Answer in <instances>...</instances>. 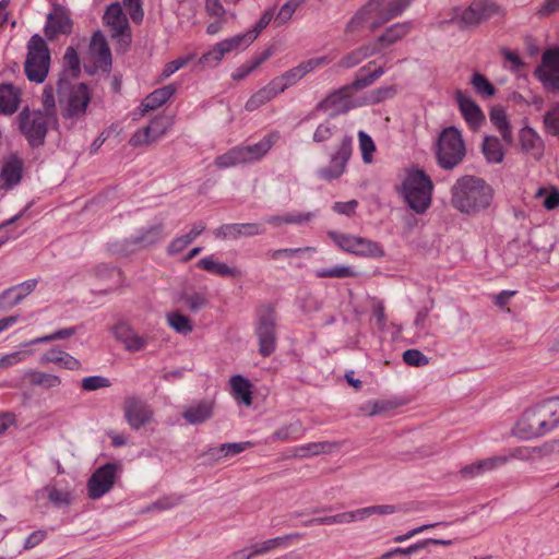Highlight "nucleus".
<instances>
[{
	"label": "nucleus",
	"mask_w": 559,
	"mask_h": 559,
	"mask_svg": "<svg viewBox=\"0 0 559 559\" xmlns=\"http://www.w3.org/2000/svg\"><path fill=\"white\" fill-rule=\"evenodd\" d=\"M559 425V397L547 400L526 409L516 421L513 432L530 440L545 436Z\"/></svg>",
	"instance_id": "f257e3e1"
},
{
	"label": "nucleus",
	"mask_w": 559,
	"mask_h": 559,
	"mask_svg": "<svg viewBox=\"0 0 559 559\" xmlns=\"http://www.w3.org/2000/svg\"><path fill=\"white\" fill-rule=\"evenodd\" d=\"M452 205L462 213L472 214L487 209L492 200L491 187L481 178L463 176L451 189Z\"/></svg>",
	"instance_id": "f03ea898"
},
{
	"label": "nucleus",
	"mask_w": 559,
	"mask_h": 559,
	"mask_svg": "<svg viewBox=\"0 0 559 559\" xmlns=\"http://www.w3.org/2000/svg\"><path fill=\"white\" fill-rule=\"evenodd\" d=\"M433 182L421 169L406 170L401 194L406 204L417 214H424L431 205Z\"/></svg>",
	"instance_id": "7ed1b4c3"
},
{
	"label": "nucleus",
	"mask_w": 559,
	"mask_h": 559,
	"mask_svg": "<svg viewBox=\"0 0 559 559\" xmlns=\"http://www.w3.org/2000/svg\"><path fill=\"white\" fill-rule=\"evenodd\" d=\"M280 139L278 133L265 135L258 143L251 145H238L215 158L218 168H228L240 164H248L261 159Z\"/></svg>",
	"instance_id": "20e7f679"
},
{
	"label": "nucleus",
	"mask_w": 559,
	"mask_h": 559,
	"mask_svg": "<svg viewBox=\"0 0 559 559\" xmlns=\"http://www.w3.org/2000/svg\"><path fill=\"white\" fill-rule=\"evenodd\" d=\"M20 132L25 136L32 147H39L50 127L58 123L57 116L45 115L40 109L25 107L17 116Z\"/></svg>",
	"instance_id": "39448f33"
},
{
	"label": "nucleus",
	"mask_w": 559,
	"mask_h": 559,
	"mask_svg": "<svg viewBox=\"0 0 559 559\" xmlns=\"http://www.w3.org/2000/svg\"><path fill=\"white\" fill-rule=\"evenodd\" d=\"M50 52L45 40L34 35L27 44V56L24 71L31 82L43 83L48 75Z\"/></svg>",
	"instance_id": "423d86ee"
},
{
	"label": "nucleus",
	"mask_w": 559,
	"mask_h": 559,
	"mask_svg": "<svg viewBox=\"0 0 559 559\" xmlns=\"http://www.w3.org/2000/svg\"><path fill=\"white\" fill-rule=\"evenodd\" d=\"M465 152V144L456 128L449 127L440 133L436 154L441 168L452 169L457 166L463 160Z\"/></svg>",
	"instance_id": "0eeeda50"
},
{
	"label": "nucleus",
	"mask_w": 559,
	"mask_h": 559,
	"mask_svg": "<svg viewBox=\"0 0 559 559\" xmlns=\"http://www.w3.org/2000/svg\"><path fill=\"white\" fill-rule=\"evenodd\" d=\"M328 237L340 250L356 257L382 258L384 255L382 246L369 238L336 230L328 231Z\"/></svg>",
	"instance_id": "6e6552de"
},
{
	"label": "nucleus",
	"mask_w": 559,
	"mask_h": 559,
	"mask_svg": "<svg viewBox=\"0 0 559 559\" xmlns=\"http://www.w3.org/2000/svg\"><path fill=\"white\" fill-rule=\"evenodd\" d=\"M276 318L273 308L262 307L259 310V319L255 326V334L259 341V353L267 357L276 348Z\"/></svg>",
	"instance_id": "1a4fd4ad"
},
{
	"label": "nucleus",
	"mask_w": 559,
	"mask_h": 559,
	"mask_svg": "<svg viewBox=\"0 0 559 559\" xmlns=\"http://www.w3.org/2000/svg\"><path fill=\"white\" fill-rule=\"evenodd\" d=\"M254 40L253 33L238 34L230 38L224 39L213 46L211 50L203 53L199 59V64L203 67L217 66L225 55L230 53L238 48H246Z\"/></svg>",
	"instance_id": "9d476101"
},
{
	"label": "nucleus",
	"mask_w": 559,
	"mask_h": 559,
	"mask_svg": "<svg viewBox=\"0 0 559 559\" xmlns=\"http://www.w3.org/2000/svg\"><path fill=\"white\" fill-rule=\"evenodd\" d=\"M350 155L352 138L344 135L331 154L330 164L318 169V177L326 181L340 178L346 170Z\"/></svg>",
	"instance_id": "9b49d317"
},
{
	"label": "nucleus",
	"mask_w": 559,
	"mask_h": 559,
	"mask_svg": "<svg viewBox=\"0 0 559 559\" xmlns=\"http://www.w3.org/2000/svg\"><path fill=\"white\" fill-rule=\"evenodd\" d=\"M534 75L547 91H559V48H549L543 52Z\"/></svg>",
	"instance_id": "f8f14e48"
},
{
	"label": "nucleus",
	"mask_w": 559,
	"mask_h": 559,
	"mask_svg": "<svg viewBox=\"0 0 559 559\" xmlns=\"http://www.w3.org/2000/svg\"><path fill=\"white\" fill-rule=\"evenodd\" d=\"M332 62V58L328 56H322L318 58H311L300 62L298 66L289 69L282 75H278L273 79L277 88L283 93L286 88L295 85L307 74L311 73L318 68L324 67Z\"/></svg>",
	"instance_id": "ddd939ff"
},
{
	"label": "nucleus",
	"mask_w": 559,
	"mask_h": 559,
	"mask_svg": "<svg viewBox=\"0 0 559 559\" xmlns=\"http://www.w3.org/2000/svg\"><path fill=\"white\" fill-rule=\"evenodd\" d=\"M104 22L109 27L112 38L118 39L121 47L129 46L131 41V31L128 19L118 2L111 3L105 14Z\"/></svg>",
	"instance_id": "4468645a"
},
{
	"label": "nucleus",
	"mask_w": 559,
	"mask_h": 559,
	"mask_svg": "<svg viewBox=\"0 0 559 559\" xmlns=\"http://www.w3.org/2000/svg\"><path fill=\"white\" fill-rule=\"evenodd\" d=\"M171 127V120L166 116H157L150 123L136 130L129 143L133 147L147 146L160 140Z\"/></svg>",
	"instance_id": "2eb2a0df"
},
{
	"label": "nucleus",
	"mask_w": 559,
	"mask_h": 559,
	"mask_svg": "<svg viewBox=\"0 0 559 559\" xmlns=\"http://www.w3.org/2000/svg\"><path fill=\"white\" fill-rule=\"evenodd\" d=\"M91 102V93L86 84L80 83L72 86L68 93L67 99L61 100L62 117L64 119H80L87 109Z\"/></svg>",
	"instance_id": "dca6fc26"
},
{
	"label": "nucleus",
	"mask_w": 559,
	"mask_h": 559,
	"mask_svg": "<svg viewBox=\"0 0 559 559\" xmlns=\"http://www.w3.org/2000/svg\"><path fill=\"white\" fill-rule=\"evenodd\" d=\"M118 469L119 465L116 463L98 467L87 481L88 497L96 500L106 495L115 484Z\"/></svg>",
	"instance_id": "f3484780"
},
{
	"label": "nucleus",
	"mask_w": 559,
	"mask_h": 559,
	"mask_svg": "<svg viewBox=\"0 0 559 559\" xmlns=\"http://www.w3.org/2000/svg\"><path fill=\"white\" fill-rule=\"evenodd\" d=\"M352 90L353 87L349 84L333 91L325 98L318 103L316 109L326 112L330 117H335L340 114L347 112L352 108L356 107V104L354 103L350 95Z\"/></svg>",
	"instance_id": "a211bd4d"
},
{
	"label": "nucleus",
	"mask_w": 559,
	"mask_h": 559,
	"mask_svg": "<svg viewBox=\"0 0 559 559\" xmlns=\"http://www.w3.org/2000/svg\"><path fill=\"white\" fill-rule=\"evenodd\" d=\"M123 414L129 426L135 430L147 425L153 417V412L147 403L134 396L124 400Z\"/></svg>",
	"instance_id": "6ab92c4d"
},
{
	"label": "nucleus",
	"mask_w": 559,
	"mask_h": 559,
	"mask_svg": "<svg viewBox=\"0 0 559 559\" xmlns=\"http://www.w3.org/2000/svg\"><path fill=\"white\" fill-rule=\"evenodd\" d=\"M411 2L412 0H370L367 4L381 26L401 15Z\"/></svg>",
	"instance_id": "aec40b11"
},
{
	"label": "nucleus",
	"mask_w": 559,
	"mask_h": 559,
	"mask_svg": "<svg viewBox=\"0 0 559 559\" xmlns=\"http://www.w3.org/2000/svg\"><path fill=\"white\" fill-rule=\"evenodd\" d=\"M497 12L492 0H474L460 15L459 23L463 26L477 25L490 19Z\"/></svg>",
	"instance_id": "412c9836"
},
{
	"label": "nucleus",
	"mask_w": 559,
	"mask_h": 559,
	"mask_svg": "<svg viewBox=\"0 0 559 559\" xmlns=\"http://www.w3.org/2000/svg\"><path fill=\"white\" fill-rule=\"evenodd\" d=\"M455 100L457 103L461 115L468 124V127L476 131L485 122V114L476 102L466 93L462 91L455 92Z\"/></svg>",
	"instance_id": "4be33fe9"
},
{
	"label": "nucleus",
	"mask_w": 559,
	"mask_h": 559,
	"mask_svg": "<svg viewBox=\"0 0 559 559\" xmlns=\"http://www.w3.org/2000/svg\"><path fill=\"white\" fill-rule=\"evenodd\" d=\"M166 236L165 224L158 222L138 229L129 239L127 246L144 249L159 242Z\"/></svg>",
	"instance_id": "5701e85b"
},
{
	"label": "nucleus",
	"mask_w": 559,
	"mask_h": 559,
	"mask_svg": "<svg viewBox=\"0 0 559 559\" xmlns=\"http://www.w3.org/2000/svg\"><path fill=\"white\" fill-rule=\"evenodd\" d=\"M117 341L121 342L128 352H140L146 347L148 337L136 333L128 323L121 321L112 326Z\"/></svg>",
	"instance_id": "b1692460"
},
{
	"label": "nucleus",
	"mask_w": 559,
	"mask_h": 559,
	"mask_svg": "<svg viewBox=\"0 0 559 559\" xmlns=\"http://www.w3.org/2000/svg\"><path fill=\"white\" fill-rule=\"evenodd\" d=\"M265 228L263 225L258 223H243V224H224L216 228L213 234L216 238H240V237H252L264 234Z\"/></svg>",
	"instance_id": "393cba45"
},
{
	"label": "nucleus",
	"mask_w": 559,
	"mask_h": 559,
	"mask_svg": "<svg viewBox=\"0 0 559 559\" xmlns=\"http://www.w3.org/2000/svg\"><path fill=\"white\" fill-rule=\"evenodd\" d=\"M23 162L16 155L10 156L0 173V188L11 189L22 179Z\"/></svg>",
	"instance_id": "a878e982"
},
{
	"label": "nucleus",
	"mask_w": 559,
	"mask_h": 559,
	"mask_svg": "<svg viewBox=\"0 0 559 559\" xmlns=\"http://www.w3.org/2000/svg\"><path fill=\"white\" fill-rule=\"evenodd\" d=\"M90 53L92 55L96 67L107 70L111 66V53L104 35L98 31L92 36L90 43Z\"/></svg>",
	"instance_id": "bb28decb"
},
{
	"label": "nucleus",
	"mask_w": 559,
	"mask_h": 559,
	"mask_svg": "<svg viewBox=\"0 0 559 559\" xmlns=\"http://www.w3.org/2000/svg\"><path fill=\"white\" fill-rule=\"evenodd\" d=\"M372 12L368 9V4H365L347 23L345 32L347 34L372 32L380 27Z\"/></svg>",
	"instance_id": "cd10ccee"
},
{
	"label": "nucleus",
	"mask_w": 559,
	"mask_h": 559,
	"mask_svg": "<svg viewBox=\"0 0 559 559\" xmlns=\"http://www.w3.org/2000/svg\"><path fill=\"white\" fill-rule=\"evenodd\" d=\"M507 462L508 457L506 455L491 456L464 466L461 469V475L465 479H471L486 472H490L499 466H502Z\"/></svg>",
	"instance_id": "c85d7f7f"
},
{
	"label": "nucleus",
	"mask_w": 559,
	"mask_h": 559,
	"mask_svg": "<svg viewBox=\"0 0 559 559\" xmlns=\"http://www.w3.org/2000/svg\"><path fill=\"white\" fill-rule=\"evenodd\" d=\"M20 103V88L11 83L0 84V115H13L19 109Z\"/></svg>",
	"instance_id": "c756f323"
},
{
	"label": "nucleus",
	"mask_w": 559,
	"mask_h": 559,
	"mask_svg": "<svg viewBox=\"0 0 559 559\" xmlns=\"http://www.w3.org/2000/svg\"><path fill=\"white\" fill-rule=\"evenodd\" d=\"M413 28V24L411 22H402L391 25L386 31L377 38V41L372 45H377L379 47V51L382 48L389 47L396 41L404 38Z\"/></svg>",
	"instance_id": "7c9ffc66"
},
{
	"label": "nucleus",
	"mask_w": 559,
	"mask_h": 559,
	"mask_svg": "<svg viewBox=\"0 0 559 559\" xmlns=\"http://www.w3.org/2000/svg\"><path fill=\"white\" fill-rule=\"evenodd\" d=\"M281 93V90L277 88V85L272 80L270 83H267L265 86H263L249 97L245 105V108L247 111H254L264 104L271 102Z\"/></svg>",
	"instance_id": "2f4dec72"
},
{
	"label": "nucleus",
	"mask_w": 559,
	"mask_h": 559,
	"mask_svg": "<svg viewBox=\"0 0 559 559\" xmlns=\"http://www.w3.org/2000/svg\"><path fill=\"white\" fill-rule=\"evenodd\" d=\"M373 64L374 61H370L358 70L356 79L350 83L353 90L358 91L370 86L385 73V69L382 66L371 69Z\"/></svg>",
	"instance_id": "473e14b6"
},
{
	"label": "nucleus",
	"mask_w": 559,
	"mask_h": 559,
	"mask_svg": "<svg viewBox=\"0 0 559 559\" xmlns=\"http://www.w3.org/2000/svg\"><path fill=\"white\" fill-rule=\"evenodd\" d=\"M41 364H56L69 370H78L81 362L69 353L59 348L47 350L40 358Z\"/></svg>",
	"instance_id": "72a5a7b5"
},
{
	"label": "nucleus",
	"mask_w": 559,
	"mask_h": 559,
	"mask_svg": "<svg viewBox=\"0 0 559 559\" xmlns=\"http://www.w3.org/2000/svg\"><path fill=\"white\" fill-rule=\"evenodd\" d=\"M379 52V47L377 45H364L357 49L352 50L342 57L338 61V67L344 69H350L358 66L360 62L366 60L367 58Z\"/></svg>",
	"instance_id": "f704fd0d"
},
{
	"label": "nucleus",
	"mask_w": 559,
	"mask_h": 559,
	"mask_svg": "<svg viewBox=\"0 0 559 559\" xmlns=\"http://www.w3.org/2000/svg\"><path fill=\"white\" fill-rule=\"evenodd\" d=\"M213 415V402L200 401L190 405L182 414L183 418L191 425L202 424Z\"/></svg>",
	"instance_id": "c9c22d12"
},
{
	"label": "nucleus",
	"mask_w": 559,
	"mask_h": 559,
	"mask_svg": "<svg viewBox=\"0 0 559 559\" xmlns=\"http://www.w3.org/2000/svg\"><path fill=\"white\" fill-rule=\"evenodd\" d=\"M230 390L233 397L246 406L252 404V391L251 383L245 377L237 374L233 376L229 380Z\"/></svg>",
	"instance_id": "e433bc0d"
},
{
	"label": "nucleus",
	"mask_w": 559,
	"mask_h": 559,
	"mask_svg": "<svg viewBox=\"0 0 559 559\" xmlns=\"http://www.w3.org/2000/svg\"><path fill=\"white\" fill-rule=\"evenodd\" d=\"M490 121L500 133L502 140L511 144L513 141L512 129L510 126V121L508 119V115L503 107L493 106L489 114Z\"/></svg>",
	"instance_id": "4c0bfd02"
},
{
	"label": "nucleus",
	"mask_w": 559,
	"mask_h": 559,
	"mask_svg": "<svg viewBox=\"0 0 559 559\" xmlns=\"http://www.w3.org/2000/svg\"><path fill=\"white\" fill-rule=\"evenodd\" d=\"M176 90V85L169 84L153 91L142 102L143 111L154 110L163 106L175 94Z\"/></svg>",
	"instance_id": "58836bf2"
},
{
	"label": "nucleus",
	"mask_w": 559,
	"mask_h": 559,
	"mask_svg": "<svg viewBox=\"0 0 559 559\" xmlns=\"http://www.w3.org/2000/svg\"><path fill=\"white\" fill-rule=\"evenodd\" d=\"M197 266L218 276L239 277L241 272L236 267H230L225 263L216 261L213 255L202 258Z\"/></svg>",
	"instance_id": "ea45409f"
},
{
	"label": "nucleus",
	"mask_w": 559,
	"mask_h": 559,
	"mask_svg": "<svg viewBox=\"0 0 559 559\" xmlns=\"http://www.w3.org/2000/svg\"><path fill=\"white\" fill-rule=\"evenodd\" d=\"M481 152L488 163L499 164L504 158V150L497 136L487 135L484 138Z\"/></svg>",
	"instance_id": "a19ab883"
},
{
	"label": "nucleus",
	"mask_w": 559,
	"mask_h": 559,
	"mask_svg": "<svg viewBox=\"0 0 559 559\" xmlns=\"http://www.w3.org/2000/svg\"><path fill=\"white\" fill-rule=\"evenodd\" d=\"M72 29L71 20L64 14H49L45 33L48 38L52 39L58 34H69Z\"/></svg>",
	"instance_id": "79ce46f5"
},
{
	"label": "nucleus",
	"mask_w": 559,
	"mask_h": 559,
	"mask_svg": "<svg viewBox=\"0 0 559 559\" xmlns=\"http://www.w3.org/2000/svg\"><path fill=\"white\" fill-rule=\"evenodd\" d=\"M252 447H254L252 441L223 443L217 448H211L207 454L215 460H219L225 456L237 455Z\"/></svg>",
	"instance_id": "37998d69"
},
{
	"label": "nucleus",
	"mask_w": 559,
	"mask_h": 559,
	"mask_svg": "<svg viewBox=\"0 0 559 559\" xmlns=\"http://www.w3.org/2000/svg\"><path fill=\"white\" fill-rule=\"evenodd\" d=\"M24 376L25 379H27V381L29 382V384L34 386H40L47 390L57 388L61 384V380L58 376L34 369L26 370Z\"/></svg>",
	"instance_id": "c03bdc74"
},
{
	"label": "nucleus",
	"mask_w": 559,
	"mask_h": 559,
	"mask_svg": "<svg viewBox=\"0 0 559 559\" xmlns=\"http://www.w3.org/2000/svg\"><path fill=\"white\" fill-rule=\"evenodd\" d=\"M37 495H43L57 508L68 507L72 503L73 495L68 489H60L56 486H46Z\"/></svg>",
	"instance_id": "a18cd8bd"
},
{
	"label": "nucleus",
	"mask_w": 559,
	"mask_h": 559,
	"mask_svg": "<svg viewBox=\"0 0 559 559\" xmlns=\"http://www.w3.org/2000/svg\"><path fill=\"white\" fill-rule=\"evenodd\" d=\"M306 429L304 428L300 421H294L289 425L281 427L276 431H274L271 436L272 441H289V440H298L304 437Z\"/></svg>",
	"instance_id": "49530a36"
},
{
	"label": "nucleus",
	"mask_w": 559,
	"mask_h": 559,
	"mask_svg": "<svg viewBox=\"0 0 559 559\" xmlns=\"http://www.w3.org/2000/svg\"><path fill=\"white\" fill-rule=\"evenodd\" d=\"M36 285V280H27L16 286L7 289L3 293V298L9 299L11 306H15L27 295H29L35 289Z\"/></svg>",
	"instance_id": "de8ad7c7"
},
{
	"label": "nucleus",
	"mask_w": 559,
	"mask_h": 559,
	"mask_svg": "<svg viewBox=\"0 0 559 559\" xmlns=\"http://www.w3.org/2000/svg\"><path fill=\"white\" fill-rule=\"evenodd\" d=\"M519 140L523 151L535 152L543 148V140L531 127H524L519 132Z\"/></svg>",
	"instance_id": "09e8293b"
},
{
	"label": "nucleus",
	"mask_w": 559,
	"mask_h": 559,
	"mask_svg": "<svg viewBox=\"0 0 559 559\" xmlns=\"http://www.w3.org/2000/svg\"><path fill=\"white\" fill-rule=\"evenodd\" d=\"M471 85L473 86L475 93L484 99L491 98L497 93L495 85L479 72H475L472 75Z\"/></svg>",
	"instance_id": "8fccbe9b"
},
{
	"label": "nucleus",
	"mask_w": 559,
	"mask_h": 559,
	"mask_svg": "<svg viewBox=\"0 0 559 559\" xmlns=\"http://www.w3.org/2000/svg\"><path fill=\"white\" fill-rule=\"evenodd\" d=\"M357 272L347 265H335L333 267H323L314 271L317 278H347L357 276Z\"/></svg>",
	"instance_id": "3c124183"
},
{
	"label": "nucleus",
	"mask_w": 559,
	"mask_h": 559,
	"mask_svg": "<svg viewBox=\"0 0 559 559\" xmlns=\"http://www.w3.org/2000/svg\"><path fill=\"white\" fill-rule=\"evenodd\" d=\"M166 321L173 330L182 335H188L193 330L191 320L178 311L167 313Z\"/></svg>",
	"instance_id": "603ef678"
},
{
	"label": "nucleus",
	"mask_w": 559,
	"mask_h": 559,
	"mask_svg": "<svg viewBox=\"0 0 559 559\" xmlns=\"http://www.w3.org/2000/svg\"><path fill=\"white\" fill-rule=\"evenodd\" d=\"M293 535H284L264 542L252 544L255 556L267 554L274 549L286 547Z\"/></svg>",
	"instance_id": "864d4df0"
},
{
	"label": "nucleus",
	"mask_w": 559,
	"mask_h": 559,
	"mask_svg": "<svg viewBox=\"0 0 559 559\" xmlns=\"http://www.w3.org/2000/svg\"><path fill=\"white\" fill-rule=\"evenodd\" d=\"M395 408V404L389 400L367 401L359 407V412L366 416H374Z\"/></svg>",
	"instance_id": "5fc2aeb1"
},
{
	"label": "nucleus",
	"mask_w": 559,
	"mask_h": 559,
	"mask_svg": "<svg viewBox=\"0 0 559 559\" xmlns=\"http://www.w3.org/2000/svg\"><path fill=\"white\" fill-rule=\"evenodd\" d=\"M542 198H544L543 206L547 211H554L559 207V190L557 188L540 187L535 193V199Z\"/></svg>",
	"instance_id": "6e6d98bb"
},
{
	"label": "nucleus",
	"mask_w": 559,
	"mask_h": 559,
	"mask_svg": "<svg viewBox=\"0 0 559 559\" xmlns=\"http://www.w3.org/2000/svg\"><path fill=\"white\" fill-rule=\"evenodd\" d=\"M195 58V53H190L187 56L179 57L170 62H168L160 73L158 81H164L168 79L170 75H173L178 70L186 67L190 61H192Z\"/></svg>",
	"instance_id": "4d7b16f0"
},
{
	"label": "nucleus",
	"mask_w": 559,
	"mask_h": 559,
	"mask_svg": "<svg viewBox=\"0 0 559 559\" xmlns=\"http://www.w3.org/2000/svg\"><path fill=\"white\" fill-rule=\"evenodd\" d=\"M544 448L538 447H519L515 449H512L510 451V454L508 457V461L510 459L521 460V461H528L534 459L535 456H540L544 454Z\"/></svg>",
	"instance_id": "13d9d810"
},
{
	"label": "nucleus",
	"mask_w": 559,
	"mask_h": 559,
	"mask_svg": "<svg viewBox=\"0 0 559 559\" xmlns=\"http://www.w3.org/2000/svg\"><path fill=\"white\" fill-rule=\"evenodd\" d=\"M182 300L191 311H199L207 305V295L204 292H192L182 295Z\"/></svg>",
	"instance_id": "bf43d9fd"
},
{
	"label": "nucleus",
	"mask_w": 559,
	"mask_h": 559,
	"mask_svg": "<svg viewBox=\"0 0 559 559\" xmlns=\"http://www.w3.org/2000/svg\"><path fill=\"white\" fill-rule=\"evenodd\" d=\"M359 148L361 151L362 160L366 164L371 163L372 153L376 151L373 140L364 131L358 132Z\"/></svg>",
	"instance_id": "052dcab7"
},
{
	"label": "nucleus",
	"mask_w": 559,
	"mask_h": 559,
	"mask_svg": "<svg viewBox=\"0 0 559 559\" xmlns=\"http://www.w3.org/2000/svg\"><path fill=\"white\" fill-rule=\"evenodd\" d=\"M337 132V128L330 120L320 123L313 132V141L322 143L329 141Z\"/></svg>",
	"instance_id": "680f3d73"
},
{
	"label": "nucleus",
	"mask_w": 559,
	"mask_h": 559,
	"mask_svg": "<svg viewBox=\"0 0 559 559\" xmlns=\"http://www.w3.org/2000/svg\"><path fill=\"white\" fill-rule=\"evenodd\" d=\"M360 514L362 521L370 518L371 515H386V514H393L396 512V508L391 504H382V506H370L366 508H361Z\"/></svg>",
	"instance_id": "e2e57ef3"
},
{
	"label": "nucleus",
	"mask_w": 559,
	"mask_h": 559,
	"mask_svg": "<svg viewBox=\"0 0 559 559\" xmlns=\"http://www.w3.org/2000/svg\"><path fill=\"white\" fill-rule=\"evenodd\" d=\"M403 360L408 366L421 367L426 366L429 362L427 356H425L418 349H407L403 353Z\"/></svg>",
	"instance_id": "0e129e2a"
},
{
	"label": "nucleus",
	"mask_w": 559,
	"mask_h": 559,
	"mask_svg": "<svg viewBox=\"0 0 559 559\" xmlns=\"http://www.w3.org/2000/svg\"><path fill=\"white\" fill-rule=\"evenodd\" d=\"M109 379L100 376H91L82 380L81 386L85 391H95L103 388L110 386Z\"/></svg>",
	"instance_id": "69168bd1"
},
{
	"label": "nucleus",
	"mask_w": 559,
	"mask_h": 559,
	"mask_svg": "<svg viewBox=\"0 0 559 559\" xmlns=\"http://www.w3.org/2000/svg\"><path fill=\"white\" fill-rule=\"evenodd\" d=\"M310 455L330 454L335 450H338L340 445L336 442L320 441L308 443Z\"/></svg>",
	"instance_id": "338daca9"
},
{
	"label": "nucleus",
	"mask_w": 559,
	"mask_h": 559,
	"mask_svg": "<svg viewBox=\"0 0 559 559\" xmlns=\"http://www.w3.org/2000/svg\"><path fill=\"white\" fill-rule=\"evenodd\" d=\"M193 240L186 234L173 239L167 246V253L169 255H176L182 252Z\"/></svg>",
	"instance_id": "774afa93"
}]
</instances>
